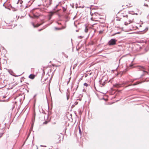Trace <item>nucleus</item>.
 <instances>
[{
	"label": "nucleus",
	"mask_w": 149,
	"mask_h": 149,
	"mask_svg": "<svg viewBox=\"0 0 149 149\" xmlns=\"http://www.w3.org/2000/svg\"><path fill=\"white\" fill-rule=\"evenodd\" d=\"M127 71V70H126L125 71H123V74L126 72Z\"/></svg>",
	"instance_id": "29"
},
{
	"label": "nucleus",
	"mask_w": 149,
	"mask_h": 149,
	"mask_svg": "<svg viewBox=\"0 0 149 149\" xmlns=\"http://www.w3.org/2000/svg\"><path fill=\"white\" fill-rule=\"evenodd\" d=\"M129 22H130V23H129H129H131V21L130 20V21H129Z\"/></svg>",
	"instance_id": "41"
},
{
	"label": "nucleus",
	"mask_w": 149,
	"mask_h": 149,
	"mask_svg": "<svg viewBox=\"0 0 149 149\" xmlns=\"http://www.w3.org/2000/svg\"><path fill=\"white\" fill-rule=\"evenodd\" d=\"M70 79H71V77H70V78H69V80H70Z\"/></svg>",
	"instance_id": "44"
},
{
	"label": "nucleus",
	"mask_w": 149,
	"mask_h": 149,
	"mask_svg": "<svg viewBox=\"0 0 149 149\" xmlns=\"http://www.w3.org/2000/svg\"><path fill=\"white\" fill-rule=\"evenodd\" d=\"M60 10H57L56 11V13H57V12H58Z\"/></svg>",
	"instance_id": "32"
},
{
	"label": "nucleus",
	"mask_w": 149,
	"mask_h": 149,
	"mask_svg": "<svg viewBox=\"0 0 149 149\" xmlns=\"http://www.w3.org/2000/svg\"><path fill=\"white\" fill-rule=\"evenodd\" d=\"M128 24V23H126V22H125V24L126 25H127Z\"/></svg>",
	"instance_id": "33"
},
{
	"label": "nucleus",
	"mask_w": 149,
	"mask_h": 149,
	"mask_svg": "<svg viewBox=\"0 0 149 149\" xmlns=\"http://www.w3.org/2000/svg\"><path fill=\"white\" fill-rule=\"evenodd\" d=\"M117 40L115 38L111 39L108 42V44L109 46L113 45L116 44Z\"/></svg>",
	"instance_id": "3"
},
{
	"label": "nucleus",
	"mask_w": 149,
	"mask_h": 149,
	"mask_svg": "<svg viewBox=\"0 0 149 149\" xmlns=\"http://www.w3.org/2000/svg\"><path fill=\"white\" fill-rule=\"evenodd\" d=\"M77 64H75L74 65L73 67V69H74L75 67L77 66Z\"/></svg>",
	"instance_id": "23"
},
{
	"label": "nucleus",
	"mask_w": 149,
	"mask_h": 149,
	"mask_svg": "<svg viewBox=\"0 0 149 149\" xmlns=\"http://www.w3.org/2000/svg\"><path fill=\"white\" fill-rule=\"evenodd\" d=\"M140 26H141V25H140Z\"/></svg>",
	"instance_id": "51"
},
{
	"label": "nucleus",
	"mask_w": 149,
	"mask_h": 149,
	"mask_svg": "<svg viewBox=\"0 0 149 149\" xmlns=\"http://www.w3.org/2000/svg\"><path fill=\"white\" fill-rule=\"evenodd\" d=\"M70 81V80H69V81H68L67 84H68L69 83Z\"/></svg>",
	"instance_id": "34"
},
{
	"label": "nucleus",
	"mask_w": 149,
	"mask_h": 149,
	"mask_svg": "<svg viewBox=\"0 0 149 149\" xmlns=\"http://www.w3.org/2000/svg\"><path fill=\"white\" fill-rule=\"evenodd\" d=\"M67 91L68 92V93H67V100H68L69 98V91L68 89L67 90Z\"/></svg>",
	"instance_id": "11"
},
{
	"label": "nucleus",
	"mask_w": 149,
	"mask_h": 149,
	"mask_svg": "<svg viewBox=\"0 0 149 149\" xmlns=\"http://www.w3.org/2000/svg\"><path fill=\"white\" fill-rule=\"evenodd\" d=\"M85 29L84 31L85 32L87 33L88 31V29L87 28V27L86 26V25H85Z\"/></svg>",
	"instance_id": "15"
},
{
	"label": "nucleus",
	"mask_w": 149,
	"mask_h": 149,
	"mask_svg": "<svg viewBox=\"0 0 149 149\" xmlns=\"http://www.w3.org/2000/svg\"><path fill=\"white\" fill-rule=\"evenodd\" d=\"M54 13L52 11H51L49 12V20H50L52 16L53 15Z\"/></svg>",
	"instance_id": "4"
},
{
	"label": "nucleus",
	"mask_w": 149,
	"mask_h": 149,
	"mask_svg": "<svg viewBox=\"0 0 149 149\" xmlns=\"http://www.w3.org/2000/svg\"><path fill=\"white\" fill-rule=\"evenodd\" d=\"M144 5L145 6H147V7L148 6V5L147 4H145V3L144 4Z\"/></svg>",
	"instance_id": "28"
},
{
	"label": "nucleus",
	"mask_w": 149,
	"mask_h": 149,
	"mask_svg": "<svg viewBox=\"0 0 149 149\" xmlns=\"http://www.w3.org/2000/svg\"><path fill=\"white\" fill-rule=\"evenodd\" d=\"M63 135L62 134H57L55 136V141L57 144L60 143L63 141Z\"/></svg>",
	"instance_id": "1"
},
{
	"label": "nucleus",
	"mask_w": 149,
	"mask_h": 149,
	"mask_svg": "<svg viewBox=\"0 0 149 149\" xmlns=\"http://www.w3.org/2000/svg\"><path fill=\"white\" fill-rule=\"evenodd\" d=\"M80 37H81V38H82V37H81V36H80Z\"/></svg>",
	"instance_id": "54"
},
{
	"label": "nucleus",
	"mask_w": 149,
	"mask_h": 149,
	"mask_svg": "<svg viewBox=\"0 0 149 149\" xmlns=\"http://www.w3.org/2000/svg\"><path fill=\"white\" fill-rule=\"evenodd\" d=\"M49 25V24H47V25H45V27H44V28L43 29H39L38 30V31H41L42 30H43V29H45V28H46V27H47V26H48Z\"/></svg>",
	"instance_id": "14"
},
{
	"label": "nucleus",
	"mask_w": 149,
	"mask_h": 149,
	"mask_svg": "<svg viewBox=\"0 0 149 149\" xmlns=\"http://www.w3.org/2000/svg\"><path fill=\"white\" fill-rule=\"evenodd\" d=\"M5 7V8H7V7H6V6Z\"/></svg>",
	"instance_id": "43"
},
{
	"label": "nucleus",
	"mask_w": 149,
	"mask_h": 149,
	"mask_svg": "<svg viewBox=\"0 0 149 149\" xmlns=\"http://www.w3.org/2000/svg\"><path fill=\"white\" fill-rule=\"evenodd\" d=\"M36 114L35 112H34L33 115L32 117V121H34L35 120V118Z\"/></svg>",
	"instance_id": "9"
},
{
	"label": "nucleus",
	"mask_w": 149,
	"mask_h": 149,
	"mask_svg": "<svg viewBox=\"0 0 149 149\" xmlns=\"http://www.w3.org/2000/svg\"><path fill=\"white\" fill-rule=\"evenodd\" d=\"M52 0H49V6H50L52 3Z\"/></svg>",
	"instance_id": "20"
},
{
	"label": "nucleus",
	"mask_w": 149,
	"mask_h": 149,
	"mask_svg": "<svg viewBox=\"0 0 149 149\" xmlns=\"http://www.w3.org/2000/svg\"><path fill=\"white\" fill-rule=\"evenodd\" d=\"M58 5H57L53 9L54 10H55L57 8V7L58 6Z\"/></svg>",
	"instance_id": "22"
},
{
	"label": "nucleus",
	"mask_w": 149,
	"mask_h": 149,
	"mask_svg": "<svg viewBox=\"0 0 149 149\" xmlns=\"http://www.w3.org/2000/svg\"><path fill=\"white\" fill-rule=\"evenodd\" d=\"M146 1H149V0H146Z\"/></svg>",
	"instance_id": "45"
},
{
	"label": "nucleus",
	"mask_w": 149,
	"mask_h": 149,
	"mask_svg": "<svg viewBox=\"0 0 149 149\" xmlns=\"http://www.w3.org/2000/svg\"><path fill=\"white\" fill-rule=\"evenodd\" d=\"M7 9H8V10H10V8H7Z\"/></svg>",
	"instance_id": "39"
},
{
	"label": "nucleus",
	"mask_w": 149,
	"mask_h": 149,
	"mask_svg": "<svg viewBox=\"0 0 149 149\" xmlns=\"http://www.w3.org/2000/svg\"><path fill=\"white\" fill-rule=\"evenodd\" d=\"M23 2V1L22 0H18V1L17 3V4H18L19 3L20 4V7H21L22 5L21 4H22Z\"/></svg>",
	"instance_id": "10"
},
{
	"label": "nucleus",
	"mask_w": 149,
	"mask_h": 149,
	"mask_svg": "<svg viewBox=\"0 0 149 149\" xmlns=\"http://www.w3.org/2000/svg\"><path fill=\"white\" fill-rule=\"evenodd\" d=\"M120 33L119 32H117V33H115V34H114V35H115L116 34H119Z\"/></svg>",
	"instance_id": "31"
},
{
	"label": "nucleus",
	"mask_w": 149,
	"mask_h": 149,
	"mask_svg": "<svg viewBox=\"0 0 149 149\" xmlns=\"http://www.w3.org/2000/svg\"><path fill=\"white\" fill-rule=\"evenodd\" d=\"M72 86L71 87V89L72 88Z\"/></svg>",
	"instance_id": "48"
},
{
	"label": "nucleus",
	"mask_w": 149,
	"mask_h": 149,
	"mask_svg": "<svg viewBox=\"0 0 149 149\" xmlns=\"http://www.w3.org/2000/svg\"><path fill=\"white\" fill-rule=\"evenodd\" d=\"M64 17L66 19V20L65 21V22L68 21L70 20V18L68 16L66 15H65L64 16Z\"/></svg>",
	"instance_id": "5"
},
{
	"label": "nucleus",
	"mask_w": 149,
	"mask_h": 149,
	"mask_svg": "<svg viewBox=\"0 0 149 149\" xmlns=\"http://www.w3.org/2000/svg\"><path fill=\"white\" fill-rule=\"evenodd\" d=\"M35 77V75L32 74H30L29 76V78L31 79H34Z\"/></svg>",
	"instance_id": "8"
},
{
	"label": "nucleus",
	"mask_w": 149,
	"mask_h": 149,
	"mask_svg": "<svg viewBox=\"0 0 149 149\" xmlns=\"http://www.w3.org/2000/svg\"><path fill=\"white\" fill-rule=\"evenodd\" d=\"M121 85L120 84H113V86L114 87H116L117 88H119L121 86Z\"/></svg>",
	"instance_id": "7"
},
{
	"label": "nucleus",
	"mask_w": 149,
	"mask_h": 149,
	"mask_svg": "<svg viewBox=\"0 0 149 149\" xmlns=\"http://www.w3.org/2000/svg\"><path fill=\"white\" fill-rule=\"evenodd\" d=\"M79 134H80V135H81V134H82V132H81V130L80 128L79 127Z\"/></svg>",
	"instance_id": "19"
},
{
	"label": "nucleus",
	"mask_w": 149,
	"mask_h": 149,
	"mask_svg": "<svg viewBox=\"0 0 149 149\" xmlns=\"http://www.w3.org/2000/svg\"><path fill=\"white\" fill-rule=\"evenodd\" d=\"M44 23V22H42V23H40V24H38L37 25H37H35L33 23H32V24L33 25V27L34 28H35V27H38V26H39L41 25H42L43 23Z\"/></svg>",
	"instance_id": "6"
},
{
	"label": "nucleus",
	"mask_w": 149,
	"mask_h": 149,
	"mask_svg": "<svg viewBox=\"0 0 149 149\" xmlns=\"http://www.w3.org/2000/svg\"><path fill=\"white\" fill-rule=\"evenodd\" d=\"M148 29V27H146V28L145 29V30L146 31H147Z\"/></svg>",
	"instance_id": "27"
},
{
	"label": "nucleus",
	"mask_w": 149,
	"mask_h": 149,
	"mask_svg": "<svg viewBox=\"0 0 149 149\" xmlns=\"http://www.w3.org/2000/svg\"><path fill=\"white\" fill-rule=\"evenodd\" d=\"M47 122H45L44 123V124H47Z\"/></svg>",
	"instance_id": "35"
},
{
	"label": "nucleus",
	"mask_w": 149,
	"mask_h": 149,
	"mask_svg": "<svg viewBox=\"0 0 149 149\" xmlns=\"http://www.w3.org/2000/svg\"><path fill=\"white\" fill-rule=\"evenodd\" d=\"M74 18H75V17H74V18H73V19H74Z\"/></svg>",
	"instance_id": "53"
},
{
	"label": "nucleus",
	"mask_w": 149,
	"mask_h": 149,
	"mask_svg": "<svg viewBox=\"0 0 149 149\" xmlns=\"http://www.w3.org/2000/svg\"><path fill=\"white\" fill-rule=\"evenodd\" d=\"M132 66H133V65H130V67H132Z\"/></svg>",
	"instance_id": "38"
},
{
	"label": "nucleus",
	"mask_w": 149,
	"mask_h": 149,
	"mask_svg": "<svg viewBox=\"0 0 149 149\" xmlns=\"http://www.w3.org/2000/svg\"><path fill=\"white\" fill-rule=\"evenodd\" d=\"M62 8L63 9V12H65L66 10V8H65V7H62Z\"/></svg>",
	"instance_id": "16"
},
{
	"label": "nucleus",
	"mask_w": 149,
	"mask_h": 149,
	"mask_svg": "<svg viewBox=\"0 0 149 149\" xmlns=\"http://www.w3.org/2000/svg\"><path fill=\"white\" fill-rule=\"evenodd\" d=\"M135 14V15H138V14H137V13H135V14Z\"/></svg>",
	"instance_id": "42"
},
{
	"label": "nucleus",
	"mask_w": 149,
	"mask_h": 149,
	"mask_svg": "<svg viewBox=\"0 0 149 149\" xmlns=\"http://www.w3.org/2000/svg\"><path fill=\"white\" fill-rule=\"evenodd\" d=\"M55 29L56 30H61L60 28H58L56 27H55Z\"/></svg>",
	"instance_id": "18"
},
{
	"label": "nucleus",
	"mask_w": 149,
	"mask_h": 149,
	"mask_svg": "<svg viewBox=\"0 0 149 149\" xmlns=\"http://www.w3.org/2000/svg\"><path fill=\"white\" fill-rule=\"evenodd\" d=\"M8 72L11 75H13V71L11 70H8Z\"/></svg>",
	"instance_id": "12"
},
{
	"label": "nucleus",
	"mask_w": 149,
	"mask_h": 149,
	"mask_svg": "<svg viewBox=\"0 0 149 149\" xmlns=\"http://www.w3.org/2000/svg\"><path fill=\"white\" fill-rule=\"evenodd\" d=\"M84 86H86V87H87L88 86V84H87V83H85L84 84Z\"/></svg>",
	"instance_id": "21"
},
{
	"label": "nucleus",
	"mask_w": 149,
	"mask_h": 149,
	"mask_svg": "<svg viewBox=\"0 0 149 149\" xmlns=\"http://www.w3.org/2000/svg\"><path fill=\"white\" fill-rule=\"evenodd\" d=\"M77 88H76V90H77V88H78V85H77Z\"/></svg>",
	"instance_id": "36"
},
{
	"label": "nucleus",
	"mask_w": 149,
	"mask_h": 149,
	"mask_svg": "<svg viewBox=\"0 0 149 149\" xmlns=\"http://www.w3.org/2000/svg\"><path fill=\"white\" fill-rule=\"evenodd\" d=\"M56 23L58 24H59V25H61V23H59L58 22H57Z\"/></svg>",
	"instance_id": "30"
},
{
	"label": "nucleus",
	"mask_w": 149,
	"mask_h": 149,
	"mask_svg": "<svg viewBox=\"0 0 149 149\" xmlns=\"http://www.w3.org/2000/svg\"><path fill=\"white\" fill-rule=\"evenodd\" d=\"M138 69H139L140 70L143 71L144 73L141 75L140 77H141L144 76L146 73H148V72L146 70V69L143 67L139 66H138Z\"/></svg>",
	"instance_id": "2"
},
{
	"label": "nucleus",
	"mask_w": 149,
	"mask_h": 149,
	"mask_svg": "<svg viewBox=\"0 0 149 149\" xmlns=\"http://www.w3.org/2000/svg\"><path fill=\"white\" fill-rule=\"evenodd\" d=\"M57 15L58 16V17H61V16H62V15H60V14H57Z\"/></svg>",
	"instance_id": "26"
},
{
	"label": "nucleus",
	"mask_w": 149,
	"mask_h": 149,
	"mask_svg": "<svg viewBox=\"0 0 149 149\" xmlns=\"http://www.w3.org/2000/svg\"><path fill=\"white\" fill-rule=\"evenodd\" d=\"M4 3L3 4V6H4Z\"/></svg>",
	"instance_id": "47"
},
{
	"label": "nucleus",
	"mask_w": 149,
	"mask_h": 149,
	"mask_svg": "<svg viewBox=\"0 0 149 149\" xmlns=\"http://www.w3.org/2000/svg\"><path fill=\"white\" fill-rule=\"evenodd\" d=\"M74 18H75V17H74V18H73V19H74Z\"/></svg>",
	"instance_id": "52"
},
{
	"label": "nucleus",
	"mask_w": 149,
	"mask_h": 149,
	"mask_svg": "<svg viewBox=\"0 0 149 149\" xmlns=\"http://www.w3.org/2000/svg\"><path fill=\"white\" fill-rule=\"evenodd\" d=\"M14 76L15 77H17L18 76L15 75V76Z\"/></svg>",
	"instance_id": "46"
},
{
	"label": "nucleus",
	"mask_w": 149,
	"mask_h": 149,
	"mask_svg": "<svg viewBox=\"0 0 149 149\" xmlns=\"http://www.w3.org/2000/svg\"><path fill=\"white\" fill-rule=\"evenodd\" d=\"M65 28V26H62L61 28V30L64 29Z\"/></svg>",
	"instance_id": "25"
},
{
	"label": "nucleus",
	"mask_w": 149,
	"mask_h": 149,
	"mask_svg": "<svg viewBox=\"0 0 149 149\" xmlns=\"http://www.w3.org/2000/svg\"><path fill=\"white\" fill-rule=\"evenodd\" d=\"M13 10L14 11H16V10L15 9H14V10Z\"/></svg>",
	"instance_id": "37"
},
{
	"label": "nucleus",
	"mask_w": 149,
	"mask_h": 149,
	"mask_svg": "<svg viewBox=\"0 0 149 149\" xmlns=\"http://www.w3.org/2000/svg\"><path fill=\"white\" fill-rule=\"evenodd\" d=\"M142 82H139V81H138V82H137L134 83L133 85H132L133 86H135V85H137L139 84H140V83H141Z\"/></svg>",
	"instance_id": "13"
},
{
	"label": "nucleus",
	"mask_w": 149,
	"mask_h": 149,
	"mask_svg": "<svg viewBox=\"0 0 149 149\" xmlns=\"http://www.w3.org/2000/svg\"><path fill=\"white\" fill-rule=\"evenodd\" d=\"M11 7L12 8H13L12 6H11Z\"/></svg>",
	"instance_id": "49"
},
{
	"label": "nucleus",
	"mask_w": 149,
	"mask_h": 149,
	"mask_svg": "<svg viewBox=\"0 0 149 149\" xmlns=\"http://www.w3.org/2000/svg\"><path fill=\"white\" fill-rule=\"evenodd\" d=\"M127 16H128V15H123V17H127Z\"/></svg>",
	"instance_id": "24"
},
{
	"label": "nucleus",
	"mask_w": 149,
	"mask_h": 149,
	"mask_svg": "<svg viewBox=\"0 0 149 149\" xmlns=\"http://www.w3.org/2000/svg\"><path fill=\"white\" fill-rule=\"evenodd\" d=\"M28 7L27 6H26V7H25V8H27Z\"/></svg>",
	"instance_id": "40"
},
{
	"label": "nucleus",
	"mask_w": 149,
	"mask_h": 149,
	"mask_svg": "<svg viewBox=\"0 0 149 149\" xmlns=\"http://www.w3.org/2000/svg\"><path fill=\"white\" fill-rule=\"evenodd\" d=\"M101 32H102L101 31H100V33H101Z\"/></svg>",
	"instance_id": "50"
},
{
	"label": "nucleus",
	"mask_w": 149,
	"mask_h": 149,
	"mask_svg": "<svg viewBox=\"0 0 149 149\" xmlns=\"http://www.w3.org/2000/svg\"><path fill=\"white\" fill-rule=\"evenodd\" d=\"M83 140L82 138H80V142L81 145H82L83 143Z\"/></svg>",
	"instance_id": "17"
}]
</instances>
